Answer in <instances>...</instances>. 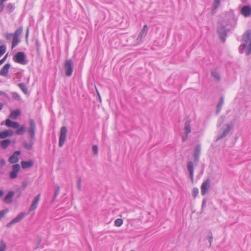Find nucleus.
I'll list each match as a JSON object with an SVG mask.
<instances>
[{"label":"nucleus","instance_id":"1","mask_svg":"<svg viewBox=\"0 0 251 251\" xmlns=\"http://www.w3.org/2000/svg\"><path fill=\"white\" fill-rule=\"evenodd\" d=\"M29 127L28 128V132L30 136L29 143L26 141L23 142V146L25 149L27 150H31L32 149L33 145L35 140V131L36 124L35 121L32 119L29 120Z\"/></svg>","mask_w":251,"mask_h":251},{"label":"nucleus","instance_id":"2","mask_svg":"<svg viewBox=\"0 0 251 251\" xmlns=\"http://www.w3.org/2000/svg\"><path fill=\"white\" fill-rule=\"evenodd\" d=\"M23 27L22 26H19L15 31V32L13 33H7L5 34V37L6 39L8 40H11L12 38V37L13 36L12 38V46H11V49H13L14 48H15L19 43L21 42V39L19 38V36L21 35L23 32Z\"/></svg>","mask_w":251,"mask_h":251},{"label":"nucleus","instance_id":"3","mask_svg":"<svg viewBox=\"0 0 251 251\" xmlns=\"http://www.w3.org/2000/svg\"><path fill=\"white\" fill-rule=\"evenodd\" d=\"M228 29L226 28L222 24L220 23L217 27V32L219 35L220 39L223 42H225L227 37Z\"/></svg>","mask_w":251,"mask_h":251},{"label":"nucleus","instance_id":"4","mask_svg":"<svg viewBox=\"0 0 251 251\" xmlns=\"http://www.w3.org/2000/svg\"><path fill=\"white\" fill-rule=\"evenodd\" d=\"M13 60L15 62L23 65H25L28 61L26 60V55L24 52H18L13 57Z\"/></svg>","mask_w":251,"mask_h":251},{"label":"nucleus","instance_id":"5","mask_svg":"<svg viewBox=\"0 0 251 251\" xmlns=\"http://www.w3.org/2000/svg\"><path fill=\"white\" fill-rule=\"evenodd\" d=\"M64 67L65 71V75L70 76L72 75L74 70V64L72 59H67L64 63Z\"/></svg>","mask_w":251,"mask_h":251},{"label":"nucleus","instance_id":"6","mask_svg":"<svg viewBox=\"0 0 251 251\" xmlns=\"http://www.w3.org/2000/svg\"><path fill=\"white\" fill-rule=\"evenodd\" d=\"M67 128L65 126L61 127L60 132L59 138V144L58 146L59 147H61L64 145L67 137Z\"/></svg>","mask_w":251,"mask_h":251},{"label":"nucleus","instance_id":"7","mask_svg":"<svg viewBox=\"0 0 251 251\" xmlns=\"http://www.w3.org/2000/svg\"><path fill=\"white\" fill-rule=\"evenodd\" d=\"M225 128L223 127L221 129L222 133H220L217 138V141L225 138L232 129V126L230 124H226L225 125Z\"/></svg>","mask_w":251,"mask_h":251},{"label":"nucleus","instance_id":"8","mask_svg":"<svg viewBox=\"0 0 251 251\" xmlns=\"http://www.w3.org/2000/svg\"><path fill=\"white\" fill-rule=\"evenodd\" d=\"M201 153V145L197 144L194 148L193 156L196 165H197L200 161V157Z\"/></svg>","mask_w":251,"mask_h":251},{"label":"nucleus","instance_id":"9","mask_svg":"<svg viewBox=\"0 0 251 251\" xmlns=\"http://www.w3.org/2000/svg\"><path fill=\"white\" fill-rule=\"evenodd\" d=\"M25 215V212L20 213L15 218L7 224L6 226L8 228L10 227L13 224L20 222L24 218Z\"/></svg>","mask_w":251,"mask_h":251},{"label":"nucleus","instance_id":"10","mask_svg":"<svg viewBox=\"0 0 251 251\" xmlns=\"http://www.w3.org/2000/svg\"><path fill=\"white\" fill-rule=\"evenodd\" d=\"M25 215V212L20 213L15 218L7 224L6 226L8 228L10 227L13 224L20 222L24 218Z\"/></svg>","mask_w":251,"mask_h":251},{"label":"nucleus","instance_id":"11","mask_svg":"<svg viewBox=\"0 0 251 251\" xmlns=\"http://www.w3.org/2000/svg\"><path fill=\"white\" fill-rule=\"evenodd\" d=\"M12 171L9 174V177L13 179L17 177V174L20 170L21 167L19 164H15L12 165Z\"/></svg>","mask_w":251,"mask_h":251},{"label":"nucleus","instance_id":"12","mask_svg":"<svg viewBox=\"0 0 251 251\" xmlns=\"http://www.w3.org/2000/svg\"><path fill=\"white\" fill-rule=\"evenodd\" d=\"M210 181L209 178L205 180L201 185V194L202 196L205 195L208 192L210 188Z\"/></svg>","mask_w":251,"mask_h":251},{"label":"nucleus","instance_id":"13","mask_svg":"<svg viewBox=\"0 0 251 251\" xmlns=\"http://www.w3.org/2000/svg\"><path fill=\"white\" fill-rule=\"evenodd\" d=\"M191 122V120L188 116L185 118V124L184 128L185 134H189L191 132V127L190 126Z\"/></svg>","mask_w":251,"mask_h":251},{"label":"nucleus","instance_id":"14","mask_svg":"<svg viewBox=\"0 0 251 251\" xmlns=\"http://www.w3.org/2000/svg\"><path fill=\"white\" fill-rule=\"evenodd\" d=\"M21 151H16L10 156L8 159V161L11 164H15L18 162L19 158L18 155H20Z\"/></svg>","mask_w":251,"mask_h":251},{"label":"nucleus","instance_id":"15","mask_svg":"<svg viewBox=\"0 0 251 251\" xmlns=\"http://www.w3.org/2000/svg\"><path fill=\"white\" fill-rule=\"evenodd\" d=\"M187 169L189 172V176L192 183L194 182V164L192 161H190L187 165Z\"/></svg>","mask_w":251,"mask_h":251},{"label":"nucleus","instance_id":"16","mask_svg":"<svg viewBox=\"0 0 251 251\" xmlns=\"http://www.w3.org/2000/svg\"><path fill=\"white\" fill-rule=\"evenodd\" d=\"M240 12L244 17H249L251 15V7L249 5H245L241 8Z\"/></svg>","mask_w":251,"mask_h":251},{"label":"nucleus","instance_id":"17","mask_svg":"<svg viewBox=\"0 0 251 251\" xmlns=\"http://www.w3.org/2000/svg\"><path fill=\"white\" fill-rule=\"evenodd\" d=\"M40 196L41 195L39 194L37 195L34 199L33 201H32V203L30 206L29 208V211H33L36 209L37 207L38 202L40 199Z\"/></svg>","mask_w":251,"mask_h":251},{"label":"nucleus","instance_id":"18","mask_svg":"<svg viewBox=\"0 0 251 251\" xmlns=\"http://www.w3.org/2000/svg\"><path fill=\"white\" fill-rule=\"evenodd\" d=\"M10 67L11 65L10 63L5 64L0 70V75L7 76Z\"/></svg>","mask_w":251,"mask_h":251},{"label":"nucleus","instance_id":"19","mask_svg":"<svg viewBox=\"0 0 251 251\" xmlns=\"http://www.w3.org/2000/svg\"><path fill=\"white\" fill-rule=\"evenodd\" d=\"M5 125L7 127H12L14 128H18L20 126V125L18 122L12 121L9 119L6 120Z\"/></svg>","mask_w":251,"mask_h":251},{"label":"nucleus","instance_id":"20","mask_svg":"<svg viewBox=\"0 0 251 251\" xmlns=\"http://www.w3.org/2000/svg\"><path fill=\"white\" fill-rule=\"evenodd\" d=\"M21 164L22 168L25 169L32 167L34 165V161L31 159L28 161H22Z\"/></svg>","mask_w":251,"mask_h":251},{"label":"nucleus","instance_id":"21","mask_svg":"<svg viewBox=\"0 0 251 251\" xmlns=\"http://www.w3.org/2000/svg\"><path fill=\"white\" fill-rule=\"evenodd\" d=\"M147 25H144L143 28L141 30L137 38L138 42L140 41L142 38L146 35L147 32Z\"/></svg>","mask_w":251,"mask_h":251},{"label":"nucleus","instance_id":"22","mask_svg":"<svg viewBox=\"0 0 251 251\" xmlns=\"http://www.w3.org/2000/svg\"><path fill=\"white\" fill-rule=\"evenodd\" d=\"M14 195V192L13 191H10L8 192L7 195L4 199L5 202L7 203H11L12 201V198Z\"/></svg>","mask_w":251,"mask_h":251},{"label":"nucleus","instance_id":"23","mask_svg":"<svg viewBox=\"0 0 251 251\" xmlns=\"http://www.w3.org/2000/svg\"><path fill=\"white\" fill-rule=\"evenodd\" d=\"M20 115H21L20 110L19 109H17L15 110H13L11 112V113L9 116V117L11 119H16Z\"/></svg>","mask_w":251,"mask_h":251},{"label":"nucleus","instance_id":"24","mask_svg":"<svg viewBox=\"0 0 251 251\" xmlns=\"http://www.w3.org/2000/svg\"><path fill=\"white\" fill-rule=\"evenodd\" d=\"M11 141L9 139H5L0 142V146L2 149L4 150L8 147Z\"/></svg>","mask_w":251,"mask_h":251},{"label":"nucleus","instance_id":"25","mask_svg":"<svg viewBox=\"0 0 251 251\" xmlns=\"http://www.w3.org/2000/svg\"><path fill=\"white\" fill-rule=\"evenodd\" d=\"M211 75L217 81H220L221 79V77L220 75V74L218 71L216 69H214L211 71Z\"/></svg>","mask_w":251,"mask_h":251},{"label":"nucleus","instance_id":"26","mask_svg":"<svg viewBox=\"0 0 251 251\" xmlns=\"http://www.w3.org/2000/svg\"><path fill=\"white\" fill-rule=\"evenodd\" d=\"M224 97H221L220 98L219 101L216 107V114H218V113L220 112L222 107L224 104Z\"/></svg>","mask_w":251,"mask_h":251},{"label":"nucleus","instance_id":"27","mask_svg":"<svg viewBox=\"0 0 251 251\" xmlns=\"http://www.w3.org/2000/svg\"><path fill=\"white\" fill-rule=\"evenodd\" d=\"M18 87L22 90V91L24 92V94H27L28 90L27 88L26 87L25 84L23 82L20 83L18 84Z\"/></svg>","mask_w":251,"mask_h":251},{"label":"nucleus","instance_id":"28","mask_svg":"<svg viewBox=\"0 0 251 251\" xmlns=\"http://www.w3.org/2000/svg\"><path fill=\"white\" fill-rule=\"evenodd\" d=\"M25 131V126H22L19 128L15 131L16 135H22Z\"/></svg>","mask_w":251,"mask_h":251},{"label":"nucleus","instance_id":"29","mask_svg":"<svg viewBox=\"0 0 251 251\" xmlns=\"http://www.w3.org/2000/svg\"><path fill=\"white\" fill-rule=\"evenodd\" d=\"M6 248V243L3 240H1L0 242V251H5Z\"/></svg>","mask_w":251,"mask_h":251},{"label":"nucleus","instance_id":"30","mask_svg":"<svg viewBox=\"0 0 251 251\" xmlns=\"http://www.w3.org/2000/svg\"><path fill=\"white\" fill-rule=\"evenodd\" d=\"M60 193V188L58 185H56V189L54 194L52 201H54Z\"/></svg>","mask_w":251,"mask_h":251},{"label":"nucleus","instance_id":"31","mask_svg":"<svg viewBox=\"0 0 251 251\" xmlns=\"http://www.w3.org/2000/svg\"><path fill=\"white\" fill-rule=\"evenodd\" d=\"M14 9V6L12 3H9L6 5V10L8 11L9 13H11L13 11Z\"/></svg>","mask_w":251,"mask_h":251},{"label":"nucleus","instance_id":"32","mask_svg":"<svg viewBox=\"0 0 251 251\" xmlns=\"http://www.w3.org/2000/svg\"><path fill=\"white\" fill-rule=\"evenodd\" d=\"M8 137L7 130L0 132V139H5Z\"/></svg>","mask_w":251,"mask_h":251},{"label":"nucleus","instance_id":"33","mask_svg":"<svg viewBox=\"0 0 251 251\" xmlns=\"http://www.w3.org/2000/svg\"><path fill=\"white\" fill-rule=\"evenodd\" d=\"M6 50V46L2 45L0 46V57L5 53Z\"/></svg>","mask_w":251,"mask_h":251},{"label":"nucleus","instance_id":"34","mask_svg":"<svg viewBox=\"0 0 251 251\" xmlns=\"http://www.w3.org/2000/svg\"><path fill=\"white\" fill-rule=\"evenodd\" d=\"M123 223V220L122 219H117L114 222V225L116 226H120Z\"/></svg>","mask_w":251,"mask_h":251},{"label":"nucleus","instance_id":"35","mask_svg":"<svg viewBox=\"0 0 251 251\" xmlns=\"http://www.w3.org/2000/svg\"><path fill=\"white\" fill-rule=\"evenodd\" d=\"M207 239L209 243V247L211 246L212 242L213 241V235L211 231L209 232L208 235L207 236Z\"/></svg>","mask_w":251,"mask_h":251},{"label":"nucleus","instance_id":"36","mask_svg":"<svg viewBox=\"0 0 251 251\" xmlns=\"http://www.w3.org/2000/svg\"><path fill=\"white\" fill-rule=\"evenodd\" d=\"M220 0H214V3L213 4V6H212V8L213 9H216V8H217L218 7V6H219L220 3Z\"/></svg>","mask_w":251,"mask_h":251},{"label":"nucleus","instance_id":"37","mask_svg":"<svg viewBox=\"0 0 251 251\" xmlns=\"http://www.w3.org/2000/svg\"><path fill=\"white\" fill-rule=\"evenodd\" d=\"M199 194V189L197 187H195L192 190V195L194 198L197 197Z\"/></svg>","mask_w":251,"mask_h":251},{"label":"nucleus","instance_id":"38","mask_svg":"<svg viewBox=\"0 0 251 251\" xmlns=\"http://www.w3.org/2000/svg\"><path fill=\"white\" fill-rule=\"evenodd\" d=\"M11 95H12V98L15 99V100H20V96H19V95L16 93V92H12L11 93Z\"/></svg>","mask_w":251,"mask_h":251},{"label":"nucleus","instance_id":"39","mask_svg":"<svg viewBox=\"0 0 251 251\" xmlns=\"http://www.w3.org/2000/svg\"><path fill=\"white\" fill-rule=\"evenodd\" d=\"M77 187L79 191L81 190V178L80 177H78V180L77 182Z\"/></svg>","mask_w":251,"mask_h":251},{"label":"nucleus","instance_id":"40","mask_svg":"<svg viewBox=\"0 0 251 251\" xmlns=\"http://www.w3.org/2000/svg\"><path fill=\"white\" fill-rule=\"evenodd\" d=\"M92 151L95 155H97L98 153V147L97 145H93L92 147Z\"/></svg>","mask_w":251,"mask_h":251},{"label":"nucleus","instance_id":"41","mask_svg":"<svg viewBox=\"0 0 251 251\" xmlns=\"http://www.w3.org/2000/svg\"><path fill=\"white\" fill-rule=\"evenodd\" d=\"M8 212L7 209H5L0 211V220L2 217H4V215Z\"/></svg>","mask_w":251,"mask_h":251},{"label":"nucleus","instance_id":"42","mask_svg":"<svg viewBox=\"0 0 251 251\" xmlns=\"http://www.w3.org/2000/svg\"><path fill=\"white\" fill-rule=\"evenodd\" d=\"M28 184V182L26 180L22 182V190H25Z\"/></svg>","mask_w":251,"mask_h":251},{"label":"nucleus","instance_id":"43","mask_svg":"<svg viewBox=\"0 0 251 251\" xmlns=\"http://www.w3.org/2000/svg\"><path fill=\"white\" fill-rule=\"evenodd\" d=\"M224 117L223 116H221L219 119V120L218 121V126H221V125L224 122Z\"/></svg>","mask_w":251,"mask_h":251},{"label":"nucleus","instance_id":"44","mask_svg":"<svg viewBox=\"0 0 251 251\" xmlns=\"http://www.w3.org/2000/svg\"><path fill=\"white\" fill-rule=\"evenodd\" d=\"M206 203V199H203L202 201V204H201V208L203 209L205 206Z\"/></svg>","mask_w":251,"mask_h":251},{"label":"nucleus","instance_id":"45","mask_svg":"<svg viewBox=\"0 0 251 251\" xmlns=\"http://www.w3.org/2000/svg\"><path fill=\"white\" fill-rule=\"evenodd\" d=\"M4 8V4L3 2L0 1V13H1Z\"/></svg>","mask_w":251,"mask_h":251},{"label":"nucleus","instance_id":"46","mask_svg":"<svg viewBox=\"0 0 251 251\" xmlns=\"http://www.w3.org/2000/svg\"><path fill=\"white\" fill-rule=\"evenodd\" d=\"M0 95L4 96L6 98H8V96H7V95L3 91H0Z\"/></svg>","mask_w":251,"mask_h":251},{"label":"nucleus","instance_id":"47","mask_svg":"<svg viewBox=\"0 0 251 251\" xmlns=\"http://www.w3.org/2000/svg\"><path fill=\"white\" fill-rule=\"evenodd\" d=\"M188 134H185V136H183L182 138V142H185L187 139H188Z\"/></svg>","mask_w":251,"mask_h":251},{"label":"nucleus","instance_id":"48","mask_svg":"<svg viewBox=\"0 0 251 251\" xmlns=\"http://www.w3.org/2000/svg\"><path fill=\"white\" fill-rule=\"evenodd\" d=\"M7 130L8 131V137L11 136L13 134V132L12 131V130L9 129V130Z\"/></svg>","mask_w":251,"mask_h":251},{"label":"nucleus","instance_id":"49","mask_svg":"<svg viewBox=\"0 0 251 251\" xmlns=\"http://www.w3.org/2000/svg\"><path fill=\"white\" fill-rule=\"evenodd\" d=\"M7 56H8V53H7L6 55H5V56L3 57V58L0 60L1 61H2L3 63L5 61Z\"/></svg>","mask_w":251,"mask_h":251},{"label":"nucleus","instance_id":"50","mask_svg":"<svg viewBox=\"0 0 251 251\" xmlns=\"http://www.w3.org/2000/svg\"><path fill=\"white\" fill-rule=\"evenodd\" d=\"M0 164L1 166H3L4 165H5V161L3 159H1L0 160Z\"/></svg>","mask_w":251,"mask_h":251},{"label":"nucleus","instance_id":"51","mask_svg":"<svg viewBox=\"0 0 251 251\" xmlns=\"http://www.w3.org/2000/svg\"><path fill=\"white\" fill-rule=\"evenodd\" d=\"M97 95H98V98H99V100L100 102L101 101V97L100 96V94L99 92V91L97 90Z\"/></svg>","mask_w":251,"mask_h":251},{"label":"nucleus","instance_id":"52","mask_svg":"<svg viewBox=\"0 0 251 251\" xmlns=\"http://www.w3.org/2000/svg\"><path fill=\"white\" fill-rule=\"evenodd\" d=\"M28 33H29V28L27 27V29H26V35H25V38H26V40H27V38H28Z\"/></svg>","mask_w":251,"mask_h":251},{"label":"nucleus","instance_id":"53","mask_svg":"<svg viewBox=\"0 0 251 251\" xmlns=\"http://www.w3.org/2000/svg\"><path fill=\"white\" fill-rule=\"evenodd\" d=\"M3 191L1 190H0V197H1L3 195Z\"/></svg>","mask_w":251,"mask_h":251},{"label":"nucleus","instance_id":"54","mask_svg":"<svg viewBox=\"0 0 251 251\" xmlns=\"http://www.w3.org/2000/svg\"><path fill=\"white\" fill-rule=\"evenodd\" d=\"M3 105L1 102H0V111L3 108Z\"/></svg>","mask_w":251,"mask_h":251},{"label":"nucleus","instance_id":"55","mask_svg":"<svg viewBox=\"0 0 251 251\" xmlns=\"http://www.w3.org/2000/svg\"><path fill=\"white\" fill-rule=\"evenodd\" d=\"M36 46H37V49H38L39 48L40 45L38 41L36 42Z\"/></svg>","mask_w":251,"mask_h":251},{"label":"nucleus","instance_id":"56","mask_svg":"<svg viewBox=\"0 0 251 251\" xmlns=\"http://www.w3.org/2000/svg\"><path fill=\"white\" fill-rule=\"evenodd\" d=\"M41 242V239L40 238H38V244H39Z\"/></svg>","mask_w":251,"mask_h":251},{"label":"nucleus","instance_id":"57","mask_svg":"<svg viewBox=\"0 0 251 251\" xmlns=\"http://www.w3.org/2000/svg\"><path fill=\"white\" fill-rule=\"evenodd\" d=\"M21 194H22V192H21V191H19L17 197H18V198H19V197H21Z\"/></svg>","mask_w":251,"mask_h":251},{"label":"nucleus","instance_id":"58","mask_svg":"<svg viewBox=\"0 0 251 251\" xmlns=\"http://www.w3.org/2000/svg\"><path fill=\"white\" fill-rule=\"evenodd\" d=\"M2 64H3V63H2V61H1V60H0V66L1 65H2Z\"/></svg>","mask_w":251,"mask_h":251},{"label":"nucleus","instance_id":"59","mask_svg":"<svg viewBox=\"0 0 251 251\" xmlns=\"http://www.w3.org/2000/svg\"><path fill=\"white\" fill-rule=\"evenodd\" d=\"M6 0H0V1L4 3V2Z\"/></svg>","mask_w":251,"mask_h":251},{"label":"nucleus","instance_id":"60","mask_svg":"<svg viewBox=\"0 0 251 251\" xmlns=\"http://www.w3.org/2000/svg\"><path fill=\"white\" fill-rule=\"evenodd\" d=\"M247 0H242V1H243V2H245V1H246Z\"/></svg>","mask_w":251,"mask_h":251}]
</instances>
